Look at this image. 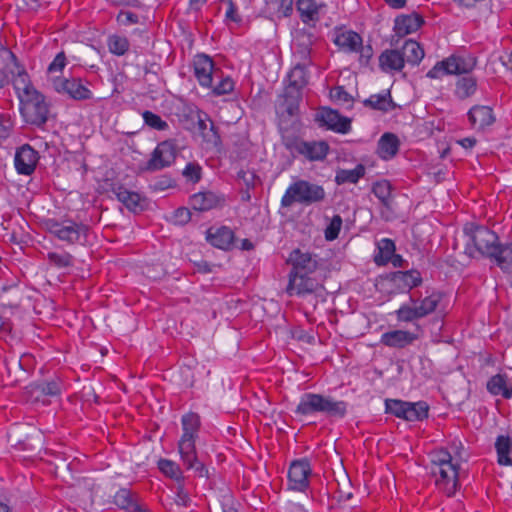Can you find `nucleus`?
Segmentation results:
<instances>
[{
  "label": "nucleus",
  "mask_w": 512,
  "mask_h": 512,
  "mask_svg": "<svg viewBox=\"0 0 512 512\" xmlns=\"http://www.w3.org/2000/svg\"><path fill=\"white\" fill-rule=\"evenodd\" d=\"M189 204L196 211L206 212L224 206L225 198L212 191H204L191 195Z\"/></svg>",
  "instance_id": "6ab92c4d"
},
{
  "label": "nucleus",
  "mask_w": 512,
  "mask_h": 512,
  "mask_svg": "<svg viewBox=\"0 0 512 512\" xmlns=\"http://www.w3.org/2000/svg\"><path fill=\"white\" fill-rule=\"evenodd\" d=\"M334 43L340 50L347 53L358 52L363 39L360 34L352 30H340L336 32Z\"/></svg>",
  "instance_id": "b1692460"
},
{
  "label": "nucleus",
  "mask_w": 512,
  "mask_h": 512,
  "mask_svg": "<svg viewBox=\"0 0 512 512\" xmlns=\"http://www.w3.org/2000/svg\"><path fill=\"white\" fill-rule=\"evenodd\" d=\"M112 192L116 198L130 211L137 212L142 210L141 196L139 193L130 191L123 185H113Z\"/></svg>",
  "instance_id": "bb28decb"
},
{
  "label": "nucleus",
  "mask_w": 512,
  "mask_h": 512,
  "mask_svg": "<svg viewBox=\"0 0 512 512\" xmlns=\"http://www.w3.org/2000/svg\"><path fill=\"white\" fill-rule=\"evenodd\" d=\"M394 253L395 243L391 239L384 238L378 243V253L374 256V261L379 266L386 265Z\"/></svg>",
  "instance_id": "ea45409f"
},
{
  "label": "nucleus",
  "mask_w": 512,
  "mask_h": 512,
  "mask_svg": "<svg viewBox=\"0 0 512 512\" xmlns=\"http://www.w3.org/2000/svg\"><path fill=\"white\" fill-rule=\"evenodd\" d=\"M288 262L292 264L290 272L316 274L318 268L317 260L310 253L302 252L300 249L291 252Z\"/></svg>",
  "instance_id": "412c9836"
},
{
  "label": "nucleus",
  "mask_w": 512,
  "mask_h": 512,
  "mask_svg": "<svg viewBox=\"0 0 512 512\" xmlns=\"http://www.w3.org/2000/svg\"><path fill=\"white\" fill-rule=\"evenodd\" d=\"M128 491L121 489L114 496V503L121 509L128 510Z\"/></svg>",
  "instance_id": "338daca9"
},
{
  "label": "nucleus",
  "mask_w": 512,
  "mask_h": 512,
  "mask_svg": "<svg viewBox=\"0 0 512 512\" xmlns=\"http://www.w3.org/2000/svg\"><path fill=\"white\" fill-rule=\"evenodd\" d=\"M89 226L83 223H77L72 220L63 222L51 221L49 231L59 240L67 242L70 245H85L88 241Z\"/></svg>",
  "instance_id": "1a4fd4ad"
},
{
  "label": "nucleus",
  "mask_w": 512,
  "mask_h": 512,
  "mask_svg": "<svg viewBox=\"0 0 512 512\" xmlns=\"http://www.w3.org/2000/svg\"><path fill=\"white\" fill-rule=\"evenodd\" d=\"M417 335L404 330H393L382 334L380 342L391 348H404L411 345L416 339Z\"/></svg>",
  "instance_id": "393cba45"
},
{
  "label": "nucleus",
  "mask_w": 512,
  "mask_h": 512,
  "mask_svg": "<svg viewBox=\"0 0 512 512\" xmlns=\"http://www.w3.org/2000/svg\"><path fill=\"white\" fill-rule=\"evenodd\" d=\"M495 448L498 455V462L501 465H510L512 459L510 458L511 440L509 436L500 435L496 439Z\"/></svg>",
  "instance_id": "79ce46f5"
},
{
  "label": "nucleus",
  "mask_w": 512,
  "mask_h": 512,
  "mask_svg": "<svg viewBox=\"0 0 512 512\" xmlns=\"http://www.w3.org/2000/svg\"><path fill=\"white\" fill-rule=\"evenodd\" d=\"M297 11L300 14L301 20L309 24L310 22H317L320 19V10L322 5H318L315 0H298L296 3Z\"/></svg>",
  "instance_id": "7c9ffc66"
},
{
  "label": "nucleus",
  "mask_w": 512,
  "mask_h": 512,
  "mask_svg": "<svg viewBox=\"0 0 512 512\" xmlns=\"http://www.w3.org/2000/svg\"><path fill=\"white\" fill-rule=\"evenodd\" d=\"M183 175L187 180L197 183L201 179L202 168L198 163L190 162L186 165Z\"/></svg>",
  "instance_id": "864d4df0"
},
{
  "label": "nucleus",
  "mask_w": 512,
  "mask_h": 512,
  "mask_svg": "<svg viewBox=\"0 0 512 512\" xmlns=\"http://www.w3.org/2000/svg\"><path fill=\"white\" fill-rule=\"evenodd\" d=\"M322 120L331 130L338 133H347L351 128L350 120L333 110L325 111Z\"/></svg>",
  "instance_id": "473e14b6"
},
{
  "label": "nucleus",
  "mask_w": 512,
  "mask_h": 512,
  "mask_svg": "<svg viewBox=\"0 0 512 512\" xmlns=\"http://www.w3.org/2000/svg\"><path fill=\"white\" fill-rule=\"evenodd\" d=\"M431 474L439 476L441 480H458V467L452 462V457L447 451H441L431 463Z\"/></svg>",
  "instance_id": "2eb2a0df"
},
{
  "label": "nucleus",
  "mask_w": 512,
  "mask_h": 512,
  "mask_svg": "<svg viewBox=\"0 0 512 512\" xmlns=\"http://www.w3.org/2000/svg\"><path fill=\"white\" fill-rule=\"evenodd\" d=\"M436 488L443 492L447 497L455 495L461 487V482H435Z\"/></svg>",
  "instance_id": "052dcab7"
},
{
  "label": "nucleus",
  "mask_w": 512,
  "mask_h": 512,
  "mask_svg": "<svg viewBox=\"0 0 512 512\" xmlns=\"http://www.w3.org/2000/svg\"><path fill=\"white\" fill-rule=\"evenodd\" d=\"M476 66V59L451 55L437 62L428 72L427 77L438 79L444 75L469 74ZM477 79L472 75L460 77L455 84L454 94L460 100H465L477 91Z\"/></svg>",
  "instance_id": "f257e3e1"
},
{
  "label": "nucleus",
  "mask_w": 512,
  "mask_h": 512,
  "mask_svg": "<svg viewBox=\"0 0 512 512\" xmlns=\"http://www.w3.org/2000/svg\"><path fill=\"white\" fill-rule=\"evenodd\" d=\"M336 485L335 489V497L338 498L339 501H347L353 496V482H331Z\"/></svg>",
  "instance_id": "8fccbe9b"
},
{
  "label": "nucleus",
  "mask_w": 512,
  "mask_h": 512,
  "mask_svg": "<svg viewBox=\"0 0 512 512\" xmlns=\"http://www.w3.org/2000/svg\"><path fill=\"white\" fill-rule=\"evenodd\" d=\"M310 65L311 64L297 63L288 74L289 84L284 92L283 106L290 116L296 114L299 101L302 99V89L309 82L307 67Z\"/></svg>",
  "instance_id": "0eeeda50"
},
{
  "label": "nucleus",
  "mask_w": 512,
  "mask_h": 512,
  "mask_svg": "<svg viewBox=\"0 0 512 512\" xmlns=\"http://www.w3.org/2000/svg\"><path fill=\"white\" fill-rule=\"evenodd\" d=\"M342 218L340 215H334L325 229V238L329 241L335 240L342 227Z\"/></svg>",
  "instance_id": "603ef678"
},
{
  "label": "nucleus",
  "mask_w": 512,
  "mask_h": 512,
  "mask_svg": "<svg viewBox=\"0 0 512 512\" xmlns=\"http://www.w3.org/2000/svg\"><path fill=\"white\" fill-rule=\"evenodd\" d=\"M392 280L401 291H410L420 286L423 281L421 273L415 269L394 272Z\"/></svg>",
  "instance_id": "a878e982"
},
{
  "label": "nucleus",
  "mask_w": 512,
  "mask_h": 512,
  "mask_svg": "<svg viewBox=\"0 0 512 512\" xmlns=\"http://www.w3.org/2000/svg\"><path fill=\"white\" fill-rule=\"evenodd\" d=\"M143 120L147 126H149L152 129L163 131L168 128V123L164 121L159 115L151 112V111H144L142 113Z\"/></svg>",
  "instance_id": "49530a36"
},
{
  "label": "nucleus",
  "mask_w": 512,
  "mask_h": 512,
  "mask_svg": "<svg viewBox=\"0 0 512 512\" xmlns=\"http://www.w3.org/2000/svg\"><path fill=\"white\" fill-rule=\"evenodd\" d=\"M294 0H273L270 5L273 7L278 18L288 17L293 11Z\"/></svg>",
  "instance_id": "09e8293b"
},
{
  "label": "nucleus",
  "mask_w": 512,
  "mask_h": 512,
  "mask_svg": "<svg viewBox=\"0 0 512 512\" xmlns=\"http://www.w3.org/2000/svg\"><path fill=\"white\" fill-rule=\"evenodd\" d=\"M364 106L382 112H389L397 108V105L391 98L390 91L386 94L371 95L368 99L364 100Z\"/></svg>",
  "instance_id": "f704fd0d"
},
{
  "label": "nucleus",
  "mask_w": 512,
  "mask_h": 512,
  "mask_svg": "<svg viewBox=\"0 0 512 512\" xmlns=\"http://www.w3.org/2000/svg\"><path fill=\"white\" fill-rule=\"evenodd\" d=\"M429 406L425 401L406 402V421H423L428 418Z\"/></svg>",
  "instance_id": "4c0bfd02"
},
{
  "label": "nucleus",
  "mask_w": 512,
  "mask_h": 512,
  "mask_svg": "<svg viewBox=\"0 0 512 512\" xmlns=\"http://www.w3.org/2000/svg\"><path fill=\"white\" fill-rule=\"evenodd\" d=\"M360 53L359 61L363 65H367L373 56V48L371 45L363 46V42L361 43V48L358 50Z\"/></svg>",
  "instance_id": "774afa93"
},
{
  "label": "nucleus",
  "mask_w": 512,
  "mask_h": 512,
  "mask_svg": "<svg viewBox=\"0 0 512 512\" xmlns=\"http://www.w3.org/2000/svg\"><path fill=\"white\" fill-rule=\"evenodd\" d=\"M182 435L178 441V453L186 471H191L195 478H208V469L199 459L196 440L201 428V419L197 413L189 412L181 419Z\"/></svg>",
  "instance_id": "f03ea898"
},
{
  "label": "nucleus",
  "mask_w": 512,
  "mask_h": 512,
  "mask_svg": "<svg viewBox=\"0 0 512 512\" xmlns=\"http://www.w3.org/2000/svg\"><path fill=\"white\" fill-rule=\"evenodd\" d=\"M365 175V167L362 164H358L354 169H340L336 172L335 182L338 185H342L345 183L356 184L359 179L364 177Z\"/></svg>",
  "instance_id": "e433bc0d"
},
{
  "label": "nucleus",
  "mask_w": 512,
  "mask_h": 512,
  "mask_svg": "<svg viewBox=\"0 0 512 512\" xmlns=\"http://www.w3.org/2000/svg\"><path fill=\"white\" fill-rule=\"evenodd\" d=\"M379 68L385 73L401 71L405 66V59L400 49H386L379 55Z\"/></svg>",
  "instance_id": "4be33fe9"
},
{
  "label": "nucleus",
  "mask_w": 512,
  "mask_h": 512,
  "mask_svg": "<svg viewBox=\"0 0 512 512\" xmlns=\"http://www.w3.org/2000/svg\"><path fill=\"white\" fill-rule=\"evenodd\" d=\"M0 61L7 71H9L10 83L19 98V101L24 96H31L37 90L33 86L30 77L25 67L20 64L16 55L7 47L0 43Z\"/></svg>",
  "instance_id": "20e7f679"
},
{
  "label": "nucleus",
  "mask_w": 512,
  "mask_h": 512,
  "mask_svg": "<svg viewBox=\"0 0 512 512\" xmlns=\"http://www.w3.org/2000/svg\"><path fill=\"white\" fill-rule=\"evenodd\" d=\"M52 87L57 93L67 95L73 100L83 101L92 97V92L80 78L56 77L52 80Z\"/></svg>",
  "instance_id": "ddd939ff"
},
{
  "label": "nucleus",
  "mask_w": 512,
  "mask_h": 512,
  "mask_svg": "<svg viewBox=\"0 0 512 512\" xmlns=\"http://www.w3.org/2000/svg\"><path fill=\"white\" fill-rule=\"evenodd\" d=\"M372 192L384 206H389L391 200V185L389 181L382 180L374 183Z\"/></svg>",
  "instance_id": "37998d69"
},
{
  "label": "nucleus",
  "mask_w": 512,
  "mask_h": 512,
  "mask_svg": "<svg viewBox=\"0 0 512 512\" xmlns=\"http://www.w3.org/2000/svg\"><path fill=\"white\" fill-rule=\"evenodd\" d=\"M424 23V18L416 12L402 14L395 18L393 31L395 36L402 38L416 32Z\"/></svg>",
  "instance_id": "aec40b11"
},
{
  "label": "nucleus",
  "mask_w": 512,
  "mask_h": 512,
  "mask_svg": "<svg viewBox=\"0 0 512 512\" xmlns=\"http://www.w3.org/2000/svg\"><path fill=\"white\" fill-rule=\"evenodd\" d=\"M176 503L181 506H188L190 504L189 492L184 488L182 483H179L176 487Z\"/></svg>",
  "instance_id": "0e129e2a"
},
{
  "label": "nucleus",
  "mask_w": 512,
  "mask_h": 512,
  "mask_svg": "<svg viewBox=\"0 0 512 512\" xmlns=\"http://www.w3.org/2000/svg\"><path fill=\"white\" fill-rule=\"evenodd\" d=\"M47 259L51 265L58 268H66L73 265V256L68 252H49Z\"/></svg>",
  "instance_id": "a18cd8bd"
},
{
  "label": "nucleus",
  "mask_w": 512,
  "mask_h": 512,
  "mask_svg": "<svg viewBox=\"0 0 512 512\" xmlns=\"http://www.w3.org/2000/svg\"><path fill=\"white\" fill-rule=\"evenodd\" d=\"M65 66H66V55L62 51V52H59L55 56L54 60L50 63V65L48 66V72H50V73L61 72Z\"/></svg>",
  "instance_id": "680f3d73"
},
{
  "label": "nucleus",
  "mask_w": 512,
  "mask_h": 512,
  "mask_svg": "<svg viewBox=\"0 0 512 512\" xmlns=\"http://www.w3.org/2000/svg\"><path fill=\"white\" fill-rule=\"evenodd\" d=\"M157 468L164 477L171 480H181L183 478L180 465L173 460L161 458L157 462Z\"/></svg>",
  "instance_id": "a19ab883"
},
{
  "label": "nucleus",
  "mask_w": 512,
  "mask_h": 512,
  "mask_svg": "<svg viewBox=\"0 0 512 512\" xmlns=\"http://www.w3.org/2000/svg\"><path fill=\"white\" fill-rule=\"evenodd\" d=\"M38 160V152L30 145L25 144L16 151L15 168L19 174L30 175L34 172Z\"/></svg>",
  "instance_id": "a211bd4d"
},
{
  "label": "nucleus",
  "mask_w": 512,
  "mask_h": 512,
  "mask_svg": "<svg viewBox=\"0 0 512 512\" xmlns=\"http://www.w3.org/2000/svg\"><path fill=\"white\" fill-rule=\"evenodd\" d=\"M197 127L204 141L215 146L220 143L217 128L207 114L204 113L203 116L198 115Z\"/></svg>",
  "instance_id": "2f4dec72"
},
{
  "label": "nucleus",
  "mask_w": 512,
  "mask_h": 512,
  "mask_svg": "<svg viewBox=\"0 0 512 512\" xmlns=\"http://www.w3.org/2000/svg\"><path fill=\"white\" fill-rule=\"evenodd\" d=\"M468 119L471 126L477 130H482L495 121L492 108L484 105L473 106L468 112Z\"/></svg>",
  "instance_id": "5701e85b"
},
{
  "label": "nucleus",
  "mask_w": 512,
  "mask_h": 512,
  "mask_svg": "<svg viewBox=\"0 0 512 512\" xmlns=\"http://www.w3.org/2000/svg\"><path fill=\"white\" fill-rule=\"evenodd\" d=\"M291 148L310 162L323 161L330 150L326 141L296 140Z\"/></svg>",
  "instance_id": "4468645a"
},
{
  "label": "nucleus",
  "mask_w": 512,
  "mask_h": 512,
  "mask_svg": "<svg viewBox=\"0 0 512 512\" xmlns=\"http://www.w3.org/2000/svg\"><path fill=\"white\" fill-rule=\"evenodd\" d=\"M173 219L176 224L185 225L191 220V212L186 207H180L175 210Z\"/></svg>",
  "instance_id": "e2e57ef3"
},
{
  "label": "nucleus",
  "mask_w": 512,
  "mask_h": 512,
  "mask_svg": "<svg viewBox=\"0 0 512 512\" xmlns=\"http://www.w3.org/2000/svg\"><path fill=\"white\" fill-rule=\"evenodd\" d=\"M331 98L342 103H349L352 101L351 95L343 86H337L331 90Z\"/></svg>",
  "instance_id": "69168bd1"
},
{
  "label": "nucleus",
  "mask_w": 512,
  "mask_h": 512,
  "mask_svg": "<svg viewBox=\"0 0 512 512\" xmlns=\"http://www.w3.org/2000/svg\"><path fill=\"white\" fill-rule=\"evenodd\" d=\"M494 254L491 260H494L503 272H512V243H499Z\"/></svg>",
  "instance_id": "c9c22d12"
},
{
  "label": "nucleus",
  "mask_w": 512,
  "mask_h": 512,
  "mask_svg": "<svg viewBox=\"0 0 512 512\" xmlns=\"http://www.w3.org/2000/svg\"><path fill=\"white\" fill-rule=\"evenodd\" d=\"M400 147L398 137L393 133H384L378 141L377 153L383 160L394 158Z\"/></svg>",
  "instance_id": "c85d7f7f"
},
{
  "label": "nucleus",
  "mask_w": 512,
  "mask_h": 512,
  "mask_svg": "<svg viewBox=\"0 0 512 512\" xmlns=\"http://www.w3.org/2000/svg\"><path fill=\"white\" fill-rule=\"evenodd\" d=\"M320 288H322V284L316 274L289 273V281L286 287V293L289 296L311 294Z\"/></svg>",
  "instance_id": "9b49d317"
},
{
  "label": "nucleus",
  "mask_w": 512,
  "mask_h": 512,
  "mask_svg": "<svg viewBox=\"0 0 512 512\" xmlns=\"http://www.w3.org/2000/svg\"><path fill=\"white\" fill-rule=\"evenodd\" d=\"M130 47V43L126 37L112 35L108 38V48L112 54L117 56L124 55Z\"/></svg>",
  "instance_id": "c03bdc74"
},
{
  "label": "nucleus",
  "mask_w": 512,
  "mask_h": 512,
  "mask_svg": "<svg viewBox=\"0 0 512 512\" xmlns=\"http://www.w3.org/2000/svg\"><path fill=\"white\" fill-rule=\"evenodd\" d=\"M317 412L328 417L344 418L347 414V403L342 400L336 401L330 396L305 393L295 409V414L308 416Z\"/></svg>",
  "instance_id": "7ed1b4c3"
},
{
  "label": "nucleus",
  "mask_w": 512,
  "mask_h": 512,
  "mask_svg": "<svg viewBox=\"0 0 512 512\" xmlns=\"http://www.w3.org/2000/svg\"><path fill=\"white\" fill-rule=\"evenodd\" d=\"M128 512H151L144 504L141 503L138 495L132 491H128Z\"/></svg>",
  "instance_id": "4d7b16f0"
},
{
  "label": "nucleus",
  "mask_w": 512,
  "mask_h": 512,
  "mask_svg": "<svg viewBox=\"0 0 512 512\" xmlns=\"http://www.w3.org/2000/svg\"><path fill=\"white\" fill-rule=\"evenodd\" d=\"M469 235L476 250L484 257L492 259L499 245L498 235L486 226L476 225L469 229Z\"/></svg>",
  "instance_id": "9d476101"
},
{
  "label": "nucleus",
  "mask_w": 512,
  "mask_h": 512,
  "mask_svg": "<svg viewBox=\"0 0 512 512\" xmlns=\"http://www.w3.org/2000/svg\"><path fill=\"white\" fill-rule=\"evenodd\" d=\"M38 390L47 396H58L61 393L62 385L57 380L44 382L38 385Z\"/></svg>",
  "instance_id": "5fc2aeb1"
},
{
  "label": "nucleus",
  "mask_w": 512,
  "mask_h": 512,
  "mask_svg": "<svg viewBox=\"0 0 512 512\" xmlns=\"http://www.w3.org/2000/svg\"><path fill=\"white\" fill-rule=\"evenodd\" d=\"M487 391L493 396H502L504 399L512 398V385L508 382L506 374L492 376L486 384Z\"/></svg>",
  "instance_id": "cd10ccee"
},
{
  "label": "nucleus",
  "mask_w": 512,
  "mask_h": 512,
  "mask_svg": "<svg viewBox=\"0 0 512 512\" xmlns=\"http://www.w3.org/2000/svg\"><path fill=\"white\" fill-rule=\"evenodd\" d=\"M14 126L13 120L9 114H0V139H5L10 135Z\"/></svg>",
  "instance_id": "13d9d810"
},
{
  "label": "nucleus",
  "mask_w": 512,
  "mask_h": 512,
  "mask_svg": "<svg viewBox=\"0 0 512 512\" xmlns=\"http://www.w3.org/2000/svg\"><path fill=\"white\" fill-rule=\"evenodd\" d=\"M310 475L311 467L307 459L295 460L290 464L288 480H308Z\"/></svg>",
  "instance_id": "58836bf2"
},
{
  "label": "nucleus",
  "mask_w": 512,
  "mask_h": 512,
  "mask_svg": "<svg viewBox=\"0 0 512 512\" xmlns=\"http://www.w3.org/2000/svg\"><path fill=\"white\" fill-rule=\"evenodd\" d=\"M20 112L26 123L42 127L48 120L49 105L45 96L36 91L20 100Z\"/></svg>",
  "instance_id": "6e6552de"
},
{
  "label": "nucleus",
  "mask_w": 512,
  "mask_h": 512,
  "mask_svg": "<svg viewBox=\"0 0 512 512\" xmlns=\"http://www.w3.org/2000/svg\"><path fill=\"white\" fill-rule=\"evenodd\" d=\"M116 21L120 25L128 26L132 24H138L139 17L136 13H133L131 11L121 10L116 17Z\"/></svg>",
  "instance_id": "bf43d9fd"
},
{
  "label": "nucleus",
  "mask_w": 512,
  "mask_h": 512,
  "mask_svg": "<svg viewBox=\"0 0 512 512\" xmlns=\"http://www.w3.org/2000/svg\"><path fill=\"white\" fill-rule=\"evenodd\" d=\"M206 241L215 248L230 251L234 248L235 233L228 226L210 227L206 231Z\"/></svg>",
  "instance_id": "dca6fc26"
},
{
  "label": "nucleus",
  "mask_w": 512,
  "mask_h": 512,
  "mask_svg": "<svg viewBox=\"0 0 512 512\" xmlns=\"http://www.w3.org/2000/svg\"><path fill=\"white\" fill-rule=\"evenodd\" d=\"M221 72L218 74L217 78H220V81L213 87V93L215 95H225L233 91L234 89V81L231 77H222Z\"/></svg>",
  "instance_id": "3c124183"
},
{
  "label": "nucleus",
  "mask_w": 512,
  "mask_h": 512,
  "mask_svg": "<svg viewBox=\"0 0 512 512\" xmlns=\"http://www.w3.org/2000/svg\"><path fill=\"white\" fill-rule=\"evenodd\" d=\"M386 412L397 418L405 419L406 401L398 399H387L385 401Z\"/></svg>",
  "instance_id": "de8ad7c7"
},
{
  "label": "nucleus",
  "mask_w": 512,
  "mask_h": 512,
  "mask_svg": "<svg viewBox=\"0 0 512 512\" xmlns=\"http://www.w3.org/2000/svg\"><path fill=\"white\" fill-rule=\"evenodd\" d=\"M400 50L405 62L412 65H418L425 56L422 46L412 39L406 40Z\"/></svg>",
  "instance_id": "72a5a7b5"
},
{
  "label": "nucleus",
  "mask_w": 512,
  "mask_h": 512,
  "mask_svg": "<svg viewBox=\"0 0 512 512\" xmlns=\"http://www.w3.org/2000/svg\"><path fill=\"white\" fill-rule=\"evenodd\" d=\"M410 304H403L395 311L399 322L412 323L434 313L442 300L440 292L433 291L431 294L420 299L416 293L410 295Z\"/></svg>",
  "instance_id": "39448f33"
},
{
  "label": "nucleus",
  "mask_w": 512,
  "mask_h": 512,
  "mask_svg": "<svg viewBox=\"0 0 512 512\" xmlns=\"http://www.w3.org/2000/svg\"><path fill=\"white\" fill-rule=\"evenodd\" d=\"M176 144L173 140H165L157 145L145 169L150 172L169 167L176 159Z\"/></svg>",
  "instance_id": "f8f14e48"
},
{
  "label": "nucleus",
  "mask_w": 512,
  "mask_h": 512,
  "mask_svg": "<svg viewBox=\"0 0 512 512\" xmlns=\"http://www.w3.org/2000/svg\"><path fill=\"white\" fill-rule=\"evenodd\" d=\"M220 70L214 69V63L207 55H198L194 61V75L203 87H212L213 79L218 77Z\"/></svg>",
  "instance_id": "f3484780"
},
{
  "label": "nucleus",
  "mask_w": 512,
  "mask_h": 512,
  "mask_svg": "<svg viewBox=\"0 0 512 512\" xmlns=\"http://www.w3.org/2000/svg\"><path fill=\"white\" fill-rule=\"evenodd\" d=\"M326 193L321 185L306 180H297L290 184L281 199L282 207H291L295 203L311 205L325 199Z\"/></svg>",
  "instance_id": "423d86ee"
},
{
  "label": "nucleus",
  "mask_w": 512,
  "mask_h": 512,
  "mask_svg": "<svg viewBox=\"0 0 512 512\" xmlns=\"http://www.w3.org/2000/svg\"><path fill=\"white\" fill-rule=\"evenodd\" d=\"M312 44H313V35L307 33H300L296 37V41L294 43V55L299 58V63L305 64H313L311 60V52H312Z\"/></svg>",
  "instance_id": "c756f323"
},
{
  "label": "nucleus",
  "mask_w": 512,
  "mask_h": 512,
  "mask_svg": "<svg viewBox=\"0 0 512 512\" xmlns=\"http://www.w3.org/2000/svg\"><path fill=\"white\" fill-rule=\"evenodd\" d=\"M220 2L227 6V10L225 13L226 20L234 22V23H240L242 19L238 13V8H237V5L234 3V1L233 0H220Z\"/></svg>",
  "instance_id": "6e6d98bb"
}]
</instances>
